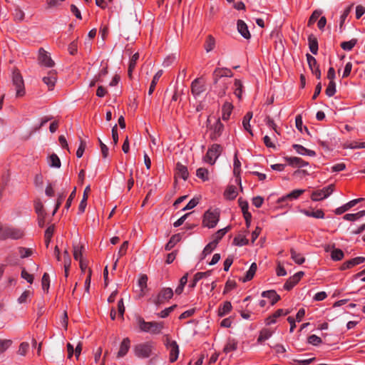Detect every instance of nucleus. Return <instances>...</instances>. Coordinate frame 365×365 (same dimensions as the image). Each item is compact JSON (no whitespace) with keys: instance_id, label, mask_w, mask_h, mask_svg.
Masks as SVG:
<instances>
[{"instance_id":"f257e3e1","label":"nucleus","mask_w":365,"mask_h":365,"mask_svg":"<svg viewBox=\"0 0 365 365\" xmlns=\"http://www.w3.org/2000/svg\"><path fill=\"white\" fill-rule=\"evenodd\" d=\"M136 322L141 331L151 334H159L164 328V323L162 322H145L140 317H137Z\"/></svg>"},{"instance_id":"f03ea898","label":"nucleus","mask_w":365,"mask_h":365,"mask_svg":"<svg viewBox=\"0 0 365 365\" xmlns=\"http://www.w3.org/2000/svg\"><path fill=\"white\" fill-rule=\"evenodd\" d=\"M207 127L210 130V138L212 140H216L221 135L223 128L219 115H208Z\"/></svg>"},{"instance_id":"7ed1b4c3","label":"nucleus","mask_w":365,"mask_h":365,"mask_svg":"<svg viewBox=\"0 0 365 365\" xmlns=\"http://www.w3.org/2000/svg\"><path fill=\"white\" fill-rule=\"evenodd\" d=\"M153 349V344L150 341H147L135 345L133 351L138 358L147 359L152 356Z\"/></svg>"},{"instance_id":"20e7f679","label":"nucleus","mask_w":365,"mask_h":365,"mask_svg":"<svg viewBox=\"0 0 365 365\" xmlns=\"http://www.w3.org/2000/svg\"><path fill=\"white\" fill-rule=\"evenodd\" d=\"M222 152V148L218 144L212 145L202 160L205 163L213 165Z\"/></svg>"},{"instance_id":"39448f33","label":"nucleus","mask_w":365,"mask_h":365,"mask_svg":"<svg viewBox=\"0 0 365 365\" xmlns=\"http://www.w3.org/2000/svg\"><path fill=\"white\" fill-rule=\"evenodd\" d=\"M220 219V212L217 210H208L203 215L202 225L208 228L215 227Z\"/></svg>"},{"instance_id":"423d86ee","label":"nucleus","mask_w":365,"mask_h":365,"mask_svg":"<svg viewBox=\"0 0 365 365\" xmlns=\"http://www.w3.org/2000/svg\"><path fill=\"white\" fill-rule=\"evenodd\" d=\"M12 83L16 88V95L17 97H21L25 95L24 82L20 71L15 68L12 72Z\"/></svg>"},{"instance_id":"0eeeda50","label":"nucleus","mask_w":365,"mask_h":365,"mask_svg":"<svg viewBox=\"0 0 365 365\" xmlns=\"http://www.w3.org/2000/svg\"><path fill=\"white\" fill-rule=\"evenodd\" d=\"M173 296V291L170 287L163 288L155 297L151 299L153 304L159 306L165 301L170 299Z\"/></svg>"},{"instance_id":"6e6552de","label":"nucleus","mask_w":365,"mask_h":365,"mask_svg":"<svg viewBox=\"0 0 365 365\" xmlns=\"http://www.w3.org/2000/svg\"><path fill=\"white\" fill-rule=\"evenodd\" d=\"M334 191L332 185L323 187L322 190L312 192L311 198L313 201H319L328 197Z\"/></svg>"},{"instance_id":"1a4fd4ad","label":"nucleus","mask_w":365,"mask_h":365,"mask_svg":"<svg viewBox=\"0 0 365 365\" xmlns=\"http://www.w3.org/2000/svg\"><path fill=\"white\" fill-rule=\"evenodd\" d=\"M38 62L41 65L47 67H53L54 66V61L43 48L38 50Z\"/></svg>"},{"instance_id":"9d476101","label":"nucleus","mask_w":365,"mask_h":365,"mask_svg":"<svg viewBox=\"0 0 365 365\" xmlns=\"http://www.w3.org/2000/svg\"><path fill=\"white\" fill-rule=\"evenodd\" d=\"M166 346L170 351V361L171 362H174L177 360L179 355V347L176 341H168L166 343Z\"/></svg>"},{"instance_id":"9b49d317","label":"nucleus","mask_w":365,"mask_h":365,"mask_svg":"<svg viewBox=\"0 0 365 365\" xmlns=\"http://www.w3.org/2000/svg\"><path fill=\"white\" fill-rule=\"evenodd\" d=\"M148 277L146 274H140L138 280V287H139L138 297H143L145 295V291L148 287Z\"/></svg>"},{"instance_id":"f8f14e48","label":"nucleus","mask_w":365,"mask_h":365,"mask_svg":"<svg viewBox=\"0 0 365 365\" xmlns=\"http://www.w3.org/2000/svg\"><path fill=\"white\" fill-rule=\"evenodd\" d=\"M130 347V340L125 338L120 344L119 350L117 353V358L124 357L128 352Z\"/></svg>"},{"instance_id":"ddd939ff","label":"nucleus","mask_w":365,"mask_h":365,"mask_svg":"<svg viewBox=\"0 0 365 365\" xmlns=\"http://www.w3.org/2000/svg\"><path fill=\"white\" fill-rule=\"evenodd\" d=\"M56 79V72L55 71H51L48 73L47 76L43 78L42 81L48 86L49 90H53Z\"/></svg>"},{"instance_id":"4468645a","label":"nucleus","mask_w":365,"mask_h":365,"mask_svg":"<svg viewBox=\"0 0 365 365\" xmlns=\"http://www.w3.org/2000/svg\"><path fill=\"white\" fill-rule=\"evenodd\" d=\"M304 191L305 190L303 189L294 190L291 192L279 198L278 202H283L286 200H297L302 194L304 192Z\"/></svg>"},{"instance_id":"2eb2a0df","label":"nucleus","mask_w":365,"mask_h":365,"mask_svg":"<svg viewBox=\"0 0 365 365\" xmlns=\"http://www.w3.org/2000/svg\"><path fill=\"white\" fill-rule=\"evenodd\" d=\"M205 90V86L201 83L200 78L195 79L191 84V92L192 95L197 96Z\"/></svg>"},{"instance_id":"dca6fc26","label":"nucleus","mask_w":365,"mask_h":365,"mask_svg":"<svg viewBox=\"0 0 365 365\" xmlns=\"http://www.w3.org/2000/svg\"><path fill=\"white\" fill-rule=\"evenodd\" d=\"M284 159L289 165L296 168H303L309 165L307 162L298 157H286Z\"/></svg>"},{"instance_id":"f3484780","label":"nucleus","mask_w":365,"mask_h":365,"mask_svg":"<svg viewBox=\"0 0 365 365\" xmlns=\"http://www.w3.org/2000/svg\"><path fill=\"white\" fill-rule=\"evenodd\" d=\"M24 232L18 228L9 227L6 232V239L18 240L23 237Z\"/></svg>"},{"instance_id":"a211bd4d","label":"nucleus","mask_w":365,"mask_h":365,"mask_svg":"<svg viewBox=\"0 0 365 365\" xmlns=\"http://www.w3.org/2000/svg\"><path fill=\"white\" fill-rule=\"evenodd\" d=\"M237 27L238 32L246 39H249L251 37L250 33L248 30L247 24L242 20H238L237 23Z\"/></svg>"},{"instance_id":"6ab92c4d","label":"nucleus","mask_w":365,"mask_h":365,"mask_svg":"<svg viewBox=\"0 0 365 365\" xmlns=\"http://www.w3.org/2000/svg\"><path fill=\"white\" fill-rule=\"evenodd\" d=\"M178 177L182 178L184 180H187L189 176V173L186 166L180 163L176 164V174Z\"/></svg>"},{"instance_id":"aec40b11","label":"nucleus","mask_w":365,"mask_h":365,"mask_svg":"<svg viewBox=\"0 0 365 365\" xmlns=\"http://www.w3.org/2000/svg\"><path fill=\"white\" fill-rule=\"evenodd\" d=\"M325 250L327 252H329V251L331 252V258L334 261L341 260V259H343L344 255V252L341 250L336 249L334 247L331 250L329 246H327L325 248Z\"/></svg>"},{"instance_id":"412c9836","label":"nucleus","mask_w":365,"mask_h":365,"mask_svg":"<svg viewBox=\"0 0 365 365\" xmlns=\"http://www.w3.org/2000/svg\"><path fill=\"white\" fill-rule=\"evenodd\" d=\"M262 297L269 299L272 305L274 304L280 298L274 290L264 291L262 293Z\"/></svg>"},{"instance_id":"4be33fe9","label":"nucleus","mask_w":365,"mask_h":365,"mask_svg":"<svg viewBox=\"0 0 365 365\" xmlns=\"http://www.w3.org/2000/svg\"><path fill=\"white\" fill-rule=\"evenodd\" d=\"M293 148L298 154L302 155L314 156L316 155L315 151L307 149L301 145L294 144L293 145Z\"/></svg>"},{"instance_id":"5701e85b","label":"nucleus","mask_w":365,"mask_h":365,"mask_svg":"<svg viewBox=\"0 0 365 365\" xmlns=\"http://www.w3.org/2000/svg\"><path fill=\"white\" fill-rule=\"evenodd\" d=\"M308 44L310 51L314 55H317L318 53V41L313 34L308 36Z\"/></svg>"},{"instance_id":"b1692460","label":"nucleus","mask_w":365,"mask_h":365,"mask_svg":"<svg viewBox=\"0 0 365 365\" xmlns=\"http://www.w3.org/2000/svg\"><path fill=\"white\" fill-rule=\"evenodd\" d=\"M234 168H233V174L236 177V182L237 183H241V179L240 178V167H241V163L240 160L237 158V154L235 153V158H234Z\"/></svg>"},{"instance_id":"393cba45","label":"nucleus","mask_w":365,"mask_h":365,"mask_svg":"<svg viewBox=\"0 0 365 365\" xmlns=\"http://www.w3.org/2000/svg\"><path fill=\"white\" fill-rule=\"evenodd\" d=\"M232 306L230 302H225L223 304L218 308V316L222 317L227 314L232 310Z\"/></svg>"},{"instance_id":"a878e982","label":"nucleus","mask_w":365,"mask_h":365,"mask_svg":"<svg viewBox=\"0 0 365 365\" xmlns=\"http://www.w3.org/2000/svg\"><path fill=\"white\" fill-rule=\"evenodd\" d=\"M180 240H181L180 234H176V235H173L170 237V240L168 242V243L165 246V250H167V251L170 250Z\"/></svg>"},{"instance_id":"bb28decb","label":"nucleus","mask_w":365,"mask_h":365,"mask_svg":"<svg viewBox=\"0 0 365 365\" xmlns=\"http://www.w3.org/2000/svg\"><path fill=\"white\" fill-rule=\"evenodd\" d=\"M272 334L273 332L268 329H262L257 338V343L262 344L264 341L269 339Z\"/></svg>"},{"instance_id":"cd10ccee","label":"nucleus","mask_w":365,"mask_h":365,"mask_svg":"<svg viewBox=\"0 0 365 365\" xmlns=\"http://www.w3.org/2000/svg\"><path fill=\"white\" fill-rule=\"evenodd\" d=\"M257 267L256 263H255V262L252 263L250 265V269L246 272L245 277L242 279V282H245L251 280L253 278V277L257 271Z\"/></svg>"},{"instance_id":"c85d7f7f","label":"nucleus","mask_w":365,"mask_h":365,"mask_svg":"<svg viewBox=\"0 0 365 365\" xmlns=\"http://www.w3.org/2000/svg\"><path fill=\"white\" fill-rule=\"evenodd\" d=\"M196 176L202 181H208L210 180V172L205 168H200L196 170Z\"/></svg>"},{"instance_id":"c756f323","label":"nucleus","mask_w":365,"mask_h":365,"mask_svg":"<svg viewBox=\"0 0 365 365\" xmlns=\"http://www.w3.org/2000/svg\"><path fill=\"white\" fill-rule=\"evenodd\" d=\"M225 197L227 200H233L237 195V190L235 186L230 185L229 186L224 193Z\"/></svg>"},{"instance_id":"7c9ffc66","label":"nucleus","mask_w":365,"mask_h":365,"mask_svg":"<svg viewBox=\"0 0 365 365\" xmlns=\"http://www.w3.org/2000/svg\"><path fill=\"white\" fill-rule=\"evenodd\" d=\"M302 212L307 217H312L317 219H323L324 217V213L322 210H317L315 211L302 210Z\"/></svg>"},{"instance_id":"2f4dec72","label":"nucleus","mask_w":365,"mask_h":365,"mask_svg":"<svg viewBox=\"0 0 365 365\" xmlns=\"http://www.w3.org/2000/svg\"><path fill=\"white\" fill-rule=\"evenodd\" d=\"M48 164L51 168H59L61 167V161L56 154H52L48 158Z\"/></svg>"},{"instance_id":"473e14b6","label":"nucleus","mask_w":365,"mask_h":365,"mask_svg":"<svg viewBox=\"0 0 365 365\" xmlns=\"http://www.w3.org/2000/svg\"><path fill=\"white\" fill-rule=\"evenodd\" d=\"M210 274H211V271H207L205 272H197L194 276L193 282L190 284V287H195L197 282H200V279H202L204 277H207L210 276Z\"/></svg>"},{"instance_id":"72a5a7b5","label":"nucleus","mask_w":365,"mask_h":365,"mask_svg":"<svg viewBox=\"0 0 365 365\" xmlns=\"http://www.w3.org/2000/svg\"><path fill=\"white\" fill-rule=\"evenodd\" d=\"M229 82L225 80L220 81L218 85H215L218 88V96L222 97L225 95L226 91L228 88Z\"/></svg>"},{"instance_id":"f704fd0d","label":"nucleus","mask_w":365,"mask_h":365,"mask_svg":"<svg viewBox=\"0 0 365 365\" xmlns=\"http://www.w3.org/2000/svg\"><path fill=\"white\" fill-rule=\"evenodd\" d=\"M234 94L238 99L242 98V83L240 80L235 79L234 83Z\"/></svg>"},{"instance_id":"c9c22d12","label":"nucleus","mask_w":365,"mask_h":365,"mask_svg":"<svg viewBox=\"0 0 365 365\" xmlns=\"http://www.w3.org/2000/svg\"><path fill=\"white\" fill-rule=\"evenodd\" d=\"M162 74H163V71L160 70L153 76V81H152L150 88H149L148 95L150 96L153 93L155 86H156L159 78L161 77Z\"/></svg>"},{"instance_id":"e433bc0d","label":"nucleus","mask_w":365,"mask_h":365,"mask_svg":"<svg viewBox=\"0 0 365 365\" xmlns=\"http://www.w3.org/2000/svg\"><path fill=\"white\" fill-rule=\"evenodd\" d=\"M215 46V39L214 38V37L211 35H209L207 37V39L205 41V49L207 52H210L211 51H212L214 49Z\"/></svg>"},{"instance_id":"4c0bfd02","label":"nucleus","mask_w":365,"mask_h":365,"mask_svg":"<svg viewBox=\"0 0 365 365\" xmlns=\"http://www.w3.org/2000/svg\"><path fill=\"white\" fill-rule=\"evenodd\" d=\"M291 258L298 264H302L304 262L305 258L300 254L297 252L294 249L290 250Z\"/></svg>"},{"instance_id":"58836bf2","label":"nucleus","mask_w":365,"mask_h":365,"mask_svg":"<svg viewBox=\"0 0 365 365\" xmlns=\"http://www.w3.org/2000/svg\"><path fill=\"white\" fill-rule=\"evenodd\" d=\"M306 57H307L309 67L310 70L312 71V73L314 72V70L315 68H319V64L317 63V61L314 56H312L309 53H307Z\"/></svg>"},{"instance_id":"ea45409f","label":"nucleus","mask_w":365,"mask_h":365,"mask_svg":"<svg viewBox=\"0 0 365 365\" xmlns=\"http://www.w3.org/2000/svg\"><path fill=\"white\" fill-rule=\"evenodd\" d=\"M223 73L220 68H216L212 73V79L214 85H218L220 83V79L223 78Z\"/></svg>"},{"instance_id":"a19ab883","label":"nucleus","mask_w":365,"mask_h":365,"mask_svg":"<svg viewBox=\"0 0 365 365\" xmlns=\"http://www.w3.org/2000/svg\"><path fill=\"white\" fill-rule=\"evenodd\" d=\"M252 115H245L242 120V125L245 130H247L252 136L253 133L251 130L250 120Z\"/></svg>"},{"instance_id":"79ce46f5","label":"nucleus","mask_w":365,"mask_h":365,"mask_svg":"<svg viewBox=\"0 0 365 365\" xmlns=\"http://www.w3.org/2000/svg\"><path fill=\"white\" fill-rule=\"evenodd\" d=\"M357 39L353 38L349 41H344L341 43V47L345 51H351L356 44Z\"/></svg>"},{"instance_id":"37998d69","label":"nucleus","mask_w":365,"mask_h":365,"mask_svg":"<svg viewBox=\"0 0 365 365\" xmlns=\"http://www.w3.org/2000/svg\"><path fill=\"white\" fill-rule=\"evenodd\" d=\"M237 348V342L235 339H230L224 348V351L228 353L236 350Z\"/></svg>"},{"instance_id":"c03bdc74","label":"nucleus","mask_w":365,"mask_h":365,"mask_svg":"<svg viewBox=\"0 0 365 365\" xmlns=\"http://www.w3.org/2000/svg\"><path fill=\"white\" fill-rule=\"evenodd\" d=\"M298 282L297 277L292 276L289 277L284 284V289L290 290L298 283Z\"/></svg>"},{"instance_id":"a18cd8bd","label":"nucleus","mask_w":365,"mask_h":365,"mask_svg":"<svg viewBox=\"0 0 365 365\" xmlns=\"http://www.w3.org/2000/svg\"><path fill=\"white\" fill-rule=\"evenodd\" d=\"M352 207H354L353 203L351 201H349L347 203L343 205L342 206H341L339 207H337L335 210V214H336V215H341L344 212L348 211Z\"/></svg>"},{"instance_id":"49530a36","label":"nucleus","mask_w":365,"mask_h":365,"mask_svg":"<svg viewBox=\"0 0 365 365\" xmlns=\"http://www.w3.org/2000/svg\"><path fill=\"white\" fill-rule=\"evenodd\" d=\"M29 344L28 342H22L20 344L17 354L20 356H24L29 350Z\"/></svg>"},{"instance_id":"de8ad7c7","label":"nucleus","mask_w":365,"mask_h":365,"mask_svg":"<svg viewBox=\"0 0 365 365\" xmlns=\"http://www.w3.org/2000/svg\"><path fill=\"white\" fill-rule=\"evenodd\" d=\"M295 124L297 128L301 132L303 133L304 130L307 133H309L308 129L306 126L303 125V121L302 119V115H297L295 118Z\"/></svg>"},{"instance_id":"09e8293b","label":"nucleus","mask_w":365,"mask_h":365,"mask_svg":"<svg viewBox=\"0 0 365 365\" xmlns=\"http://www.w3.org/2000/svg\"><path fill=\"white\" fill-rule=\"evenodd\" d=\"M41 284L43 291L48 292L50 287V279L48 274H43L41 279Z\"/></svg>"},{"instance_id":"8fccbe9b","label":"nucleus","mask_w":365,"mask_h":365,"mask_svg":"<svg viewBox=\"0 0 365 365\" xmlns=\"http://www.w3.org/2000/svg\"><path fill=\"white\" fill-rule=\"evenodd\" d=\"M249 240L246 238V237L242 235H238L234 238V244L237 246H244L247 245Z\"/></svg>"},{"instance_id":"3c124183","label":"nucleus","mask_w":365,"mask_h":365,"mask_svg":"<svg viewBox=\"0 0 365 365\" xmlns=\"http://www.w3.org/2000/svg\"><path fill=\"white\" fill-rule=\"evenodd\" d=\"M33 294V292L29 290H25L21 296L18 298L19 304L26 303L29 297Z\"/></svg>"},{"instance_id":"603ef678","label":"nucleus","mask_w":365,"mask_h":365,"mask_svg":"<svg viewBox=\"0 0 365 365\" xmlns=\"http://www.w3.org/2000/svg\"><path fill=\"white\" fill-rule=\"evenodd\" d=\"M230 227H226L223 229L219 230L214 235V240L212 241H217V245L222 237L227 232Z\"/></svg>"},{"instance_id":"864d4df0","label":"nucleus","mask_w":365,"mask_h":365,"mask_svg":"<svg viewBox=\"0 0 365 365\" xmlns=\"http://www.w3.org/2000/svg\"><path fill=\"white\" fill-rule=\"evenodd\" d=\"M12 341L9 339H0V354L6 351L11 345Z\"/></svg>"},{"instance_id":"5fc2aeb1","label":"nucleus","mask_w":365,"mask_h":365,"mask_svg":"<svg viewBox=\"0 0 365 365\" xmlns=\"http://www.w3.org/2000/svg\"><path fill=\"white\" fill-rule=\"evenodd\" d=\"M352 6H353V4L349 6L343 12V14H341V17H340V24H339V28L340 29H342V27H343V25L344 24V21L346 19V17L348 16V15L349 14V13L351 12V9H352Z\"/></svg>"},{"instance_id":"6e6d98bb","label":"nucleus","mask_w":365,"mask_h":365,"mask_svg":"<svg viewBox=\"0 0 365 365\" xmlns=\"http://www.w3.org/2000/svg\"><path fill=\"white\" fill-rule=\"evenodd\" d=\"M217 241H212L208 243L203 250V254L205 255H210L217 247Z\"/></svg>"},{"instance_id":"4d7b16f0","label":"nucleus","mask_w":365,"mask_h":365,"mask_svg":"<svg viewBox=\"0 0 365 365\" xmlns=\"http://www.w3.org/2000/svg\"><path fill=\"white\" fill-rule=\"evenodd\" d=\"M35 210L38 214V217L44 218L46 213L43 210V205L41 202L38 201L35 203Z\"/></svg>"},{"instance_id":"13d9d810","label":"nucleus","mask_w":365,"mask_h":365,"mask_svg":"<svg viewBox=\"0 0 365 365\" xmlns=\"http://www.w3.org/2000/svg\"><path fill=\"white\" fill-rule=\"evenodd\" d=\"M336 93V84L334 81H329L327 88H326V94L329 97L333 96Z\"/></svg>"},{"instance_id":"bf43d9fd","label":"nucleus","mask_w":365,"mask_h":365,"mask_svg":"<svg viewBox=\"0 0 365 365\" xmlns=\"http://www.w3.org/2000/svg\"><path fill=\"white\" fill-rule=\"evenodd\" d=\"M234 106L232 103L229 101H225L222 107V114H231Z\"/></svg>"},{"instance_id":"052dcab7","label":"nucleus","mask_w":365,"mask_h":365,"mask_svg":"<svg viewBox=\"0 0 365 365\" xmlns=\"http://www.w3.org/2000/svg\"><path fill=\"white\" fill-rule=\"evenodd\" d=\"M71 264V260L69 254L67 250H65L63 253V267L66 272L69 269Z\"/></svg>"},{"instance_id":"680f3d73","label":"nucleus","mask_w":365,"mask_h":365,"mask_svg":"<svg viewBox=\"0 0 365 365\" xmlns=\"http://www.w3.org/2000/svg\"><path fill=\"white\" fill-rule=\"evenodd\" d=\"M322 342V339L315 334H312L308 338V343L314 346H318Z\"/></svg>"},{"instance_id":"e2e57ef3","label":"nucleus","mask_w":365,"mask_h":365,"mask_svg":"<svg viewBox=\"0 0 365 365\" xmlns=\"http://www.w3.org/2000/svg\"><path fill=\"white\" fill-rule=\"evenodd\" d=\"M321 14V11L315 10L309 17V19L308 21V26H311L312 25H313Z\"/></svg>"},{"instance_id":"0e129e2a","label":"nucleus","mask_w":365,"mask_h":365,"mask_svg":"<svg viewBox=\"0 0 365 365\" xmlns=\"http://www.w3.org/2000/svg\"><path fill=\"white\" fill-rule=\"evenodd\" d=\"M176 307V305L171 306L170 307L165 308L163 311H161L159 314H158V317L160 318L167 317Z\"/></svg>"},{"instance_id":"69168bd1","label":"nucleus","mask_w":365,"mask_h":365,"mask_svg":"<svg viewBox=\"0 0 365 365\" xmlns=\"http://www.w3.org/2000/svg\"><path fill=\"white\" fill-rule=\"evenodd\" d=\"M86 143L83 140H80V145L78 148V150L76 151V157L78 158H80L83 156L84 150L86 149Z\"/></svg>"},{"instance_id":"338daca9","label":"nucleus","mask_w":365,"mask_h":365,"mask_svg":"<svg viewBox=\"0 0 365 365\" xmlns=\"http://www.w3.org/2000/svg\"><path fill=\"white\" fill-rule=\"evenodd\" d=\"M199 203V200L197 198H192L189 201V202L186 205L185 207L182 208V210H191L197 206Z\"/></svg>"},{"instance_id":"774afa93","label":"nucleus","mask_w":365,"mask_h":365,"mask_svg":"<svg viewBox=\"0 0 365 365\" xmlns=\"http://www.w3.org/2000/svg\"><path fill=\"white\" fill-rule=\"evenodd\" d=\"M21 277L26 279L30 284H31L34 281V276L29 274L24 269L21 271Z\"/></svg>"}]
</instances>
